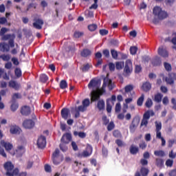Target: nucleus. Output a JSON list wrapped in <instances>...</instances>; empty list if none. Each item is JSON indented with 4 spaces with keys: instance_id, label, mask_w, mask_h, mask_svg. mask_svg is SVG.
<instances>
[{
    "instance_id": "nucleus-1",
    "label": "nucleus",
    "mask_w": 176,
    "mask_h": 176,
    "mask_svg": "<svg viewBox=\"0 0 176 176\" xmlns=\"http://www.w3.org/2000/svg\"><path fill=\"white\" fill-rule=\"evenodd\" d=\"M109 74L106 78H104L103 85L101 89L100 87L101 86V80L100 79L94 78L88 84V88L91 90V101H96L100 98V93H104L105 91V88L107 86L109 90H112L115 85L112 83V80L108 78Z\"/></svg>"
},
{
    "instance_id": "nucleus-2",
    "label": "nucleus",
    "mask_w": 176,
    "mask_h": 176,
    "mask_svg": "<svg viewBox=\"0 0 176 176\" xmlns=\"http://www.w3.org/2000/svg\"><path fill=\"white\" fill-rule=\"evenodd\" d=\"M4 169L6 171V175L7 176H16L19 175V168H14V165L11 162H7L3 165Z\"/></svg>"
},
{
    "instance_id": "nucleus-3",
    "label": "nucleus",
    "mask_w": 176,
    "mask_h": 176,
    "mask_svg": "<svg viewBox=\"0 0 176 176\" xmlns=\"http://www.w3.org/2000/svg\"><path fill=\"white\" fill-rule=\"evenodd\" d=\"M153 14L160 20H163V19H166V17H167V12L162 10V8L159 6L154 7Z\"/></svg>"
},
{
    "instance_id": "nucleus-4",
    "label": "nucleus",
    "mask_w": 176,
    "mask_h": 176,
    "mask_svg": "<svg viewBox=\"0 0 176 176\" xmlns=\"http://www.w3.org/2000/svg\"><path fill=\"white\" fill-rule=\"evenodd\" d=\"M25 153V148L23 145H19L17 146L16 149L12 153H10V155L12 156L16 155V157H20V156H23L24 153Z\"/></svg>"
},
{
    "instance_id": "nucleus-5",
    "label": "nucleus",
    "mask_w": 176,
    "mask_h": 176,
    "mask_svg": "<svg viewBox=\"0 0 176 176\" xmlns=\"http://www.w3.org/2000/svg\"><path fill=\"white\" fill-rule=\"evenodd\" d=\"M93 153V147L88 144L85 150L82 151V153L78 154V157H89Z\"/></svg>"
},
{
    "instance_id": "nucleus-6",
    "label": "nucleus",
    "mask_w": 176,
    "mask_h": 176,
    "mask_svg": "<svg viewBox=\"0 0 176 176\" xmlns=\"http://www.w3.org/2000/svg\"><path fill=\"white\" fill-rule=\"evenodd\" d=\"M0 144L1 146H3L5 148L6 151L8 152L9 153H12L13 151V144L9 142H6L5 140H1Z\"/></svg>"
},
{
    "instance_id": "nucleus-7",
    "label": "nucleus",
    "mask_w": 176,
    "mask_h": 176,
    "mask_svg": "<svg viewBox=\"0 0 176 176\" xmlns=\"http://www.w3.org/2000/svg\"><path fill=\"white\" fill-rule=\"evenodd\" d=\"M124 72L126 75H130V74L133 72V63L130 59L126 60Z\"/></svg>"
},
{
    "instance_id": "nucleus-8",
    "label": "nucleus",
    "mask_w": 176,
    "mask_h": 176,
    "mask_svg": "<svg viewBox=\"0 0 176 176\" xmlns=\"http://www.w3.org/2000/svg\"><path fill=\"white\" fill-rule=\"evenodd\" d=\"M37 146L41 149L45 148L46 146V138L45 136H40L37 140Z\"/></svg>"
},
{
    "instance_id": "nucleus-9",
    "label": "nucleus",
    "mask_w": 176,
    "mask_h": 176,
    "mask_svg": "<svg viewBox=\"0 0 176 176\" xmlns=\"http://www.w3.org/2000/svg\"><path fill=\"white\" fill-rule=\"evenodd\" d=\"M23 126L25 129L31 130V129H34V126H35V122L32 120H26L23 122Z\"/></svg>"
},
{
    "instance_id": "nucleus-10",
    "label": "nucleus",
    "mask_w": 176,
    "mask_h": 176,
    "mask_svg": "<svg viewBox=\"0 0 176 176\" xmlns=\"http://www.w3.org/2000/svg\"><path fill=\"white\" fill-rule=\"evenodd\" d=\"M138 124H140V120L134 118L129 126L131 133H134L135 131V129L138 127Z\"/></svg>"
},
{
    "instance_id": "nucleus-11",
    "label": "nucleus",
    "mask_w": 176,
    "mask_h": 176,
    "mask_svg": "<svg viewBox=\"0 0 176 176\" xmlns=\"http://www.w3.org/2000/svg\"><path fill=\"white\" fill-rule=\"evenodd\" d=\"M10 134L17 135L19 134H21V129H20V127H19L16 125H12L10 128Z\"/></svg>"
},
{
    "instance_id": "nucleus-12",
    "label": "nucleus",
    "mask_w": 176,
    "mask_h": 176,
    "mask_svg": "<svg viewBox=\"0 0 176 176\" xmlns=\"http://www.w3.org/2000/svg\"><path fill=\"white\" fill-rule=\"evenodd\" d=\"M58 155H60V150H58V148H56L52 155V160L55 166H58V164L60 163V161L57 162V160H58L59 157Z\"/></svg>"
},
{
    "instance_id": "nucleus-13",
    "label": "nucleus",
    "mask_w": 176,
    "mask_h": 176,
    "mask_svg": "<svg viewBox=\"0 0 176 176\" xmlns=\"http://www.w3.org/2000/svg\"><path fill=\"white\" fill-rule=\"evenodd\" d=\"M157 53L160 56L164 57V58H167V57H168V52L167 50H166V49H164V47H163V46L158 48Z\"/></svg>"
},
{
    "instance_id": "nucleus-14",
    "label": "nucleus",
    "mask_w": 176,
    "mask_h": 176,
    "mask_svg": "<svg viewBox=\"0 0 176 176\" xmlns=\"http://www.w3.org/2000/svg\"><path fill=\"white\" fill-rule=\"evenodd\" d=\"M72 139V137L71 136V134L66 133L63 135L61 138V142H63V144H69Z\"/></svg>"
},
{
    "instance_id": "nucleus-15",
    "label": "nucleus",
    "mask_w": 176,
    "mask_h": 176,
    "mask_svg": "<svg viewBox=\"0 0 176 176\" xmlns=\"http://www.w3.org/2000/svg\"><path fill=\"white\" fill-rule=\"evenodd\" d=\"M61 116L62 118L65 119V120H67L68 119V117L71 118L69 109L65 108L61 110Z\"/></svg>"
},
{
    "instance_id": "nucleus-16",
    "label": "nucleus",
    "mask_w": 176,
    "mask_h": 176,
    "mask_svg": "<svg viewBox=\"0 0 176 176\" xmlns=\"http://www.w3.org/2000/svg\"><path fill=\"white\" fill-rule=\"evenodd\" d=\"M43 25V21L42 19H37L34 22L33 26L37 30H41Z\"/></svg>"
},
{
    "instance_id": "nucleus-17",
    "label": "nucleus",
    "mask_w": 176,
    "mask_h": 176,
    "mask_svg": "<svg viewBox=\"0 0 176 176\" xmlns=\"http://www.w3.org/2000/svg\"><path fill=\"white\" fill-rule=\"evenodd\" d=\"M0 50L1 52H9L10 50V47L9 45L6 44V43H0Z\"/></svg>"
},
{
    "instance_id": "nucleus-18",
    "label": "nucleus",
    "mask_w": 176,
    "mask_h": 176,
    "mask_svg": "<svg viewBox=\"0 0 176 176\" xmlns=\"http://www.w3.org/2000/svg\"><path fill=\"white\" fill-rule=\"evenodd\" d=\"M142 89L144 91H149L152 89V85L149 82H146L142 84Z\"/></svg>"
},
{
    "instance_id": "nucleus-19",
    "label": "nucleus",
    "mask_w": 176,
    "mask_h": 176,
    "mask_svg": "<svg viewBox=\"0 0 176 176\" xmlns=\"http://www.w3.org/2000/svg\"><path fill=\"white\" fill-rule=\"evenodd\" d=\"M21 112L22 115H24V116L30 115L31 112V109H30V107L25 106L22 107Z\"/></svg>"
},
{
    "instance_id": "nucleus-20",
    "label": "nucleus",
    "mask_w": 176,
    "mask_h": 176,
    "mask_svg": "<svg viewBox=\"0 0 176 176\" xmlns=\"http://www.w3.org/2000/svg\"><path fill=\"white\" fill-rule=\"evenodd\" d=\"M114 102H112L110 99H108L107 101V111L109 113H110L111 111H112V107L114 105Z\"/></svg>"
},
{
    "instance_id": "nucleus-21",
    "label": "nucleus",
    "mask_w": 176,
    "mask_h": 176,
    "mask_svg": "<svg viewBox=\"0 0 176 176\" xmlns=\"http://www.w3.org/2000/svg\"><path fill=\"white\" fill-rule=\"evenodd\" d=\"M9 86L10 87H12V89H14L15 90H19L20 89V84L13 80L10 81Z\"/></svg>"
},
{
    "instance_id": "nucleus-22",
    "label": "nucleus",
    "mask_w": 176,
    "mask_h": 176,
    "mask_svg": "<svg viewBox=\"0 0 176 176\" xmlns=\"http://www.w3.org/2000/svg\"><path fill=\"white\" fill-rule=\"evenodd\" d=\"M152 63H153V65L155 66L160 65V64H162V59L159 56H155L153 58Z\"/></svg>"
},
{
    "instance_id": "nucleus-23",
    "label": "nucleus",
    "mask_w": 176,
    "mask_h": 176,
    "mask_svg": "<svg viewBox=\"0 0 176 176\" xmlns=\"http://www.w3.org/2000/svg\"><path fill=\"white\" fill-rule=\"evenodd\" d=\"M171 74L168 75V77L165 78V81L166 82L167 85H174V77H171Z\"/></svg>"
},
{
    "instance_id": "nucleus-24",
    "label": "nucleus",
    "mask_w": 176,
    "mask_h": 176,
    "mask_svg": "<svg viewBox=\"0 0 176 176\" xmlns=\"http://www.w3.org/2000/svg\"><path fill=\"white\" fill-rule=\"evenodd\" d=\"M4 75V76H3ZM3 78V79H6V80H9V76L3 71V69L0 68V78Z\"/></svg>"
},
{
    "instance_id": "nucleus-25",
    "label": "nucleus",
    "mask_w": 176,
    "mask_h": 176,
    "mask_svg": "<svg viewBox=\"0 0 176 176\" xmlns=\"http://www.w3.org/2000/svg\"><path fill=\"white\" fill-rule=\"evenodd\" d=\"M130 152L132 155H136L138 153V147L136 146L132 145L130 148Z\"/></svg>"
},
{
    "instance_id": "nucleus-26",
    "label": "nucleus",
    "mask_w": 176,
    "mask_h": 176,
    "mask_svg": "<svg viewBox=\"0 0 176 176\" xmlns=\"http://www.w3.org/2000/svg\"><path fill=\"white\" fill-rule=\"evenodd\" d=\"M60 149L62 152H67L68 151V146H67V144L61 142L60 144Z\"/></svg>"
},
{
    "instance_id": "nucleus-27",
    "label": "nucleus",
    "mask_w": 176,
    "mask_h": 176,
    "mask_svg": "<svg viewBox=\"0 0 176 176\" xmlns=\"http://www.w3.org/2000/svg\"><path fill=\"white\" fill-rule=\"evenodd\" d=\"M98 108L100 110L104 109V108H105V102H104V100H99L98 102Z\"/></svg>"
},
{
    "instance_id": "nucleus-28",
    "label": "nucleus",
    "mask_w": 176,
    "mask_h": 176,
    "mask_svg": "<svg viewBox=\"0 0 176 176\" xmlns=\"http://www.w3.org/2000/svg\"><path fill=\"white\" fill-rule=\"evenodd\" d=\"M155 124V131H160L162 130V122L160 121H156Z\"/></svg>"
},
{
    "instance_id": "nucleus-29",
    "label": "nucleus",
    "mask_w": 176,
    "mask_h": 176,
    "mask_svg": "<svg viewBox=\"0 0 176 176\" xmlns=\"http://www.w3.org/2000/svg\"><path fill=\"white\" fill-rule=\"evenodd\" d=\"M90 54H91V52L89 50H84L82 52H81V56L82 57H87L88 56H90Z\"/></svg>"
},
{
    "instance_id": "nucleus-30",
    "label": "nucleus",
    "mask_w": 176,
    "mask_h": 176,
    "mask_svg": "<svg viewBox=\"0 0 176 176\" xmlns=\"http://www.w3.org/2000/svg\"><path fill=\"white\" fill-rule=\"evenodd\" d=\"M162 98H163V95H162L161 94H157L155 96V102H160L162 101Z\"/></svg>"
},
{
    "instance_id": "nucleus-31",
    "label": "nucleus",
    "mask_w": 176,
    "mask_h": 176,
    "mask_svg": "<svg viewBox=\"0 0 176 176\" xmlns=\"http://www.w3.org/2000/svg\"><path fill=\"white\" fill-rule=\"evenodd\" d=\"M144 94H142L138 99L137 101V105H138V107H142V104L144 103Z\"/></svg>"
},
{
    "instance_id": "nucleus-32",
    "label": "nucleus",
    "mask_w": 176,
    "mask_h": 176,
    "mask_svg": "<svg viewBox=\"0 0 176 176\" xmlns=\"http://www.w3.org/2000/svg\"><path fill=\"white\" fill-rule=\"evenodd\" d=\"M124 67V62H116V69H122Z\"/></svg>"
},
{
    "instance_id": "nucleus-33",
    "label": "nucleus",
    "mask_w": 176,
    "mask_h": 176,
    "mask_svg": "<svg viewBox=\"0 0 176 176\" xmlns=\"http://www.w3.org/2000/svg\"><path fill=\"white\" fill-rule=\"evenodd\" d=\"M60 89H67V87H68V84L65 80H63L60 81Z\"/></svg>"
},
{
    "instance_id": "nucleus-34",
    "label": "nucleus",
    "mask_w": 176,
    "mask_h": 176,
    "mask_svg": "<svg viewBox=\"0 0 176 176\" xmlns=\"http://www.w3.org/2000/svg\"><path fill=\"white\" fill-rule=\"evenodd\" d=\"M19 108V104L16 102H13L11 104V111L14 112Z\"/></svg>"
},
{
    "instance_id": "nucleus-35",
    "label": "nucleus",
    "mask_w": 176,
    "mask_h": 176,
    "mask_svg": "<svg viewBox=\"0 0 176 176\" xmlns=\"http://www.w3.org/2000/svg\"><path fill=\"white\" fill-rule=\"evenodd\" d=\"M145 105L147 108H151V107L153 105V102H152V99L148 98L146 101Z\"/></svg>"
},
{
    "instance_id": "nucleus-36",
    "label": "nucleus",
    "mask_w": 176,
    "mask_h": 176,
    "mask_svg": "<svg viewBox=\"0 0 176 176\" xmlns=\"http://www.w3.org/2000/svg\"><path fill=\"white\" fill-rule=\"evenodd\" d=\"M167 167H173V164H174V160H167L165 163Z\"/></svg>"
},
{
    "instance_id": "nucleus-37",
    "label": "nucleus",
    "mask_w": 176,
    "mask_h": 176,
    "mask_svg": "<svg viewBox=\"0 0 176 176\" xmlns=\"http://www.w3.org/2000/svg\"><path fill=\"white\" fill-rule=\"evenodd\" d=\"M20 51V47H19V45H16V47L14 48L12 51L11 53L12 54H17V53Z\"/></svg>"
},
{
    "instance_id": "nucleus-38",
    "label": "nucleus",
    "mask_w": 176,
    "mask_h": 176,
    "mask_svg": "<svg viewBox=\"0 0 176 176\" xmlns=\"http://www.w3.org/2000/svg\"><path fill=\"white\" fill-rule=\"evenodd\" d=\"M154 155L155 156L163 157V156H164V151H155L154 152Z\"/></svg>"
},
{
    "instance_id": "nucleus-39",
    "label": "nucleus",
    "mask_w": 176,
    "mask_h": 176,
    "mask_svg": "<svg viewBox=\"0 0 176 176\" xmlns=\"http://www.w3.org/2000/svg\"><path fill=\"white\" fill-rule=\"evenodd\" d=\"M0 58H2L3 61H9L10 60V56L6 54L1 55Z\"/></svg>"
},
{
    "instance_id": "nucleus-40",
    "label": "nucleus",
    "mask_w": 176,
    "mask_h": 176,
    "mask_svg": "<svg viewBox=\"0 0 176 176\" xmlns=\"http://www.w3.org/2000/svg\"><path fill=\"white\" fill-rule=\"evenodd\" d=\"M148 173H149V170L147 168H142V169H141V174H142V176L148 175Z\"/></svg>"
},
{
    "instance_id": "nucleus-41",
    "label": "nucleus",
    "mask_w": 176,
    "mask_h": 176,
    "mask_svg": "<svg viewBox=\"0 0 176 176\" xmlns=\"http://www.w3.org/2000/svg\"><path fill=\"white\" fill-rule=\"evenodd\" d=\"M164 67L166 71H171L172 69L171 65L168 63H164Z\"/></svg>"
},
{
    "instance_id": "nucleus-42",
    "label": "nucleus",
    "mask_w": 176,
    "mask_h": 176,
    "mask_svg": "<svg viewBox=\"0 0 176 176\" xmlns=\"http://www.w3.org/2000/svg\"><path fill=\"white\" fill-rule=\"evenodd\" d=\"M74 135H78L80 138H85L86 137V133L83 132H79L78 133L77 131L74 132Z\"/></svg>"
},
{
    "instance_id": "nucleus-43",
    "label": "nucleus",
    "mask_w": 176,
    "mask_h": 176,
    "mask_svg": "<svg viewBox=\"0 0 176 176\" xmlns=\"http://www.w3.org/2000/svg\"><path fill=\"white\" fill-rule=\"evenodd\" d=\"M133 89H134V86L129 85H126L125 87V91L126 93H129L130 91H131V90H133Z\"/></svg>"
},
{
    "instance_id": "nucleus-44",
    "label": "nucleus",
    "mask_w": 176,
    "mask_h": 176,
    "mask_svg": "<svg viewBox=\"0 0 176 176\" xmlns=\"http://www.w3.org/2000/svg\"><path fill=\"white\" fill-rule=\"evenodd\" d=\"M47 79H49V78H47V76H46L45 74H41L40 76V80L44 83L47 80Z\"/></svg>"
},
{
    "instance_id": "nucleus-45",
    "label": "nucleus",
    "mask_w": 176,
    "mask_h": 176,
    "mask_svg": "<svg viewBox=\"0 0 176 176\" xmlns=\"http://www.w3.org/2000/svg\"><path fill=\"white\" fill-rule=\"evenodd\" d=\"M137 50H138V48H137V47H130V52L131 54H135L137 53Z\"/></svg>"
},
{
    "instance_id": "nucleus-46",
    "label": "nucleus",
    "mask_w": 176,
    "mask_h": 176,
    "mask_svg": "<svg viewBox=\"0 0 176 176\" xmlns=\"http://www.w3.org/2000/svg\"><path fill=\"white\" fill-rule=\"evenodd\" d=\"M88 29L89 30V31H96V30H97V25L96 24L89 25L88 26Z\"/></svg>"
},
{
    "instance_id": "nucleus-47",
    "label": "nucleus",
    "mask_w": 176,
    "mask_h": 176,
    "mask_svg": "<svg viewBox=\"0 0 176 176\" xmlns=\"http://www.w3.org/2000/svg\"><path fill=\"white\" fill-rule=\"evenodd\" d=\"M90 68H91V65L87 64L82 67V69L83 72H86V71H89V69H90Z\"/></svg>"
},
{
    "instance_id": "nucleus-48",
    "label": "nucleus",
    "mask_w": 176,
    "mask_h": 176,
    "mask_svg": "<svg viewBox=\"0 0 176 176\" xmlns=\"http://www.w3.org/2000/svg\"><path fill=\"white\" fill-rule=\"evenodd\" d=\"M163 160L160 159V158H157L156 160V164L157 166H158L159 167H162L163 166Z\"/></svg>"
},
{
    "instance_id": "nucleus-49",
    "label": "nucleus",
    "mask_w": 176,
    "mask_h": 176,
    "mask_svg": "<svg viewBox=\"0 0 176 176\" xmlns=\"http://www.w3.org/2000/svg\"><path fill=\"white\" fill-rule=\"evenodd\" d=\"M86 109H87V107H86L85 106H84L83 104L81 106H79L78 107V112H85V111H86Z\"/></svg>"
},
{
    "instance_id": "nucleus-50",
    "label": "nucleus",
    "mask_w": 176,
    "mask_h": 176,
    "mask_svg": "<svg viewBox=\"0 0 176 176\" xmlns=\"http://www.w3.org/2000/svg\"><path fill=\"white\" fill-rule=\"evenodd\" d=\"M82 105L87 108L90 105V100L89 99H85L82 101Z\"/></svg>"
},
{
    "instance_id": "nucleus-51",
    "label": "nucleus",
    "mask_w": 176,
    "mask_h": 176,
    "mask_svg": "<svg viewBox=\"0 0 176 176\" xmlns=\"http://www.w3.org/2000/svg\"><path fill=\"white\" fill-rule=\"evenodd\" d=\"M115 128V124H113V122H110L109 124V125L107 126V130L109 131H111V130H113V129Z\"/></svg>"
},
{
    "instance_id": "nucleus-52",
    "label": "nucleus",
    "mask_w": 176,
    "mask_h": 176,
    "mask_svg": "<svg viewBox=\"0 0 176 176\" xmlns=\"http://www.w3.org/2000/svg\"><path fill=\"white\" fill-rule=\"evenodd\" d=\"M15 75L16 78H20V76H21V70L19 68H16L15 69Z\"/></svg>"
},
{
    "instance_id": "nucleus-53",
    "label": "nucleus",
    "mask_w": 176,
    "mask_h": 176,
    "mask_svg": "<svg viewBox=\"0 0 176 176\" xmlns=\"http://www.w3.org/2000/svg\"><path fill=\"white\" fill-rule=\"evenodd\" d=\"M8 31V28H2L0 31V36H2L6 34V32Z\"/></svg>"
},
{
    "instance_id": "nucleus-54",
    "label": "nucleus",
    "mask_w": 176,
    "mask_h": 176,
    "mask_svg": "<svg viewBox=\"0 0 176 176\" xmlns=\"http://www.w3.org/2000/svg\"><path fill=\"white\" fill-rule=\"evenodd\" d=\"M111 53L113 58H118V52L115 51V50H111Z\"/></svg>"
},
{
    "instance_id": "nucleus-55",
    "label": "nucleus",
    "mask_w": 176,
    "mask_h": 176,
    "mask_svg": "<svg viewBox=\"0 0 176 176\" xmlns=\"http://www.w3.org/2000/svg\"><path fill=\"white\" fill-rule=\"evenodd\" d=\"M0 155L2 156L3 157H7L5 149L0 148Z\"/></svg>"
},
{
    "instance_id": "nucleus-56",
    "label": "nucleus",
    "mask_w": 176,
    "mask_h": 176,
    "mask_svg": "<svg viewBox=\"0 0 176 176\" xmlns=\"http://www.w3.org/2000/svg\"><path fill=\"white\" fill-rule=\"evenodd\" d=\"M1 39L2 41H8V39H10V37L12 36V35L10 34H7V35H3L1 36Z\"/></svg>"
},
{
    "instance_id": "nucleus-57",
    "label": "nucleus",
    "mask_w": 176,
    "mask_h": 176,
    "mask_svg": "<svg viewBox=\"0 0 176 176\" xmlns=\"http://www.w3.org/2000/svg\"><path fill=\"white\" fill-rule=\"evenodd\" d=\"M6 23H8V19H6V18L5 17H1L0 18V24H6Z\"/></svg>"
},
{
    "instance_id": "nucleus-58",
    "label": "nucleus",
    "mask_w": 176,
    "mask_h": 176,
    "mask_svg": "<svg viewBox=\"0 0 176 176\" xmlns=\"http://www.w3.org/2000/svg\"><path fill=\"white\" fill-rule=\"evenodd\" d=\"M83 35V33L82 32H74V36L75 38H80Z\"/></svg>"
},
{
    "instance_id": "nucleus-59",
    "label": "nucleus",
    "mask_w": 176,
    "mask_h": 176,
    "mask_svg": "<svg viewBox=\"0 0 176 176\" xmlns=\"http://www.w3.org/2000/svg\"><path fill=\"white\" fill-rule=\"evenodd\" d=\"M17 98H21V95L20 94H14L12 96V100H17Z\"/></svg>"
},
{
    "instance_id": "nucleus-60",
    "label": "nucleus",
    "mask_w": 176,
    "mask_h": 176,
    "mask_svg": "<svg viewBox=\"0 0 176 176\" xmlns=\"http://www.w3.org/2000/svg\"><path fill=\"white\" fill-rule=\"evenodd\" d=\"M169 157H170V159H175V157H176V153H174V151H171L169 153Z\"/></svg>"
},
{
    "instance_id": "nucleus-61",
    "label": "nucleus",
    "mask_w": 176,
    "mask_h": 176,
    "mask_svg": "<svg viewBox=\"0 0 176 176\" xmlns=\"http://www.w3.org/2000/svg\"><path fill=\"white\" fill-rule=\"evenodd\" d=\"M120 109H122V106H120V103H117L116 105V112H120Z\"/></svg>"
},
{
    "instance_id": "nucleus-62",
    "label": "nucleus",
    "mask_w": 176,
    "mask_h": 176,
    "mask_svg": "<svg viewBox=\"0 0 176 176\" xmlns=\"http://www.w3.org/2000/svg\"><path fill=\"white\" fill-rule=\"evenodd\" d=\"M169 176H176V169L170 170L168 173Z\"/></svg>"
},
{
    "instance_id": "nucleus-63",
    "label": "nucleus",
    "mask_w": 176,
    "mask_h": 176,
    "mask_svg": "<svg viewBox=\"0 0 176 176\" xmlns=\"http://www.w3.org/2000/svg\"><path fill=\"white\" fill-rule=\"evenodd\" d=\"M100 35H102V36H104V35H107V34H108V30H105V29L100 30Z\"/></svg>"
},
{
    "instance_id": "nucleus-64",
    "label": "nucleus",
    "mask_w": 176,
    "mask_h": 176,
    "mask_svg": "<svg viewBox=\"0 0 176 176\" xmlns=\"http://www.w3.org/2000/svg\"><path fill=\"white\" fill-rule=\"evenodd\" d=\"M173 38H172V40H171V42L173 45H176V33H174L173 35H172Z\"/></svg>"
}]
</instances>
